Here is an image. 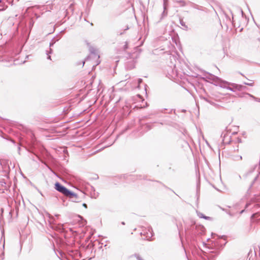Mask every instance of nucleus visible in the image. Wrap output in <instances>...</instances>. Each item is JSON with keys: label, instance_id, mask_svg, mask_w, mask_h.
<instances>
[{"label": "nucleus", "instance_id": "1", "mask_svg": "<svg viewBox=\"0 0 260 260\" xmlns=\"http://www.w3.org/2000/svg\"><path fill=\"white\" fill-rule=\"evenodd\" d=\"M140 52L136 50L129 54L128 57L125 63V68L128 70H132L135 67L137 59L140 56Z\"/></svg>", "mask_w": 260, "mask_h": 260}, {"label": "nucleus", "instance_id": "2", "mask_svg": "<svg viewBox=\"0 0 260 260\" xmlns=\"http://www.w3.org/2000/svg\"><path fill=\"white\" fill-rule=\"evenodd\" d=\"M54 188L66 197H76L75 193L70 191L58 182L55 183Z\"/></svg>", "mask_w": 260, "mask_h": 260}, {"label": "nucleus", "instance_id": "3", "mask_svg": "<svg viewBox=\"0 0 260 260\" xmlns=\"http://www.w3.org/2000/svg\"><path fill=\"white\" fill-rule=\"evenodd\" d=\"M243 177L244 179L251 181L249 186L250 189L257 180H260V173H254L253 171H250L244 175Z\"/></svg>", "mask_w": 260, "mask_h": 260}, {"label": "nucleus", "instance_id": "4", "mask_svg": "<svg viewBox=\"0 0 260 260\" xmlns=\"http://www.w3.org/2000/svg\"><path fill=\"white\" fill-rule=\"evenodd\" d=\"M222 82L224 84H226L228 85H231V87H229H229L223 86V87L226 88L228 90H230L232 91L235 92L236 90L243 91V90H246L247 89V87L245 86H244L242 85L237 84L236 83H230V82H226V81H222Z\"/></svg>", "mask_w": 260, "mask_h": 260}, {"label": "nucleus", "instance_id": "5", "mask_svg": "<svg viewBox=\"0 0 260 260\" xmlns=\"http://www.w3.org/2000/svg\"><path fill=\"white\" fill-rule=\"evenodd\" d=\"M217 242H216V243L214 244L215 246H216V251H211L209 252V253H207L205 255V259L213 260L215 257L218 254L219 252L217 250L219 249V247L218 246H216V244H217Z\"/></svg>", "mask_w": 260, "mask_h": 260}, {"label": "nucleus", "instance_id": "6", "mask_svg": "<svg viewBox=\"0 0 260 260\" xmlns=\"http://www.w3.org/2000/svg\"><path fill=\"white\" fill-rule=\"evenodd\" d=\"M141 235L145 236L146 239L147 240H150V239L153 236V231L151 228H149L147 229H145L141 233Z\"/></svg>", "mask_w": 260, "mask_h": 260}, {"label": "nucleus", "instance_id": "7", "mask_svg": "<svg viewBox=\"0 0 260 260\" xmlns=\"http://www.w3.org/2000/svg\"><path fill=\"white\" fill-rule=\"evenodd\" d=\"M204 100L206 101L207 102L209 103L212 105H213L215 107H217L218 105L216 104L213 100H215V101H218V100L217 99H215L213 97L209 96L207 98H204Z\"/></svg>", "mask_w": 260, "mask_h": 260}, {"label": "nucleus", "instance_id": "8", "mask_svg": "<svg viewBox=\"0 0 260 260\" xmlns=\"http://www.w3.org/2000/svg\"><path fill=\"white\" fill-rule=\"evenodd\" d=\"M221 137H223L222 138V142L224 144H230L231 142V137L226 134H224L223 136V134L221 135Z\"/></svg>", "mask_w": 260, "mask_h": 260}, {"label": "nucleus", "instance_id": "9", "mask_svg": "<svg viewBox=\"0 0 260 260\" xmlns=\"http://www.w3.org/2000/svg\"><path fill=\"white\" fill-rule=\"evenodd\" d=\"M206 78L214 81L216 83H218L221 81L220 78L212 74H209L208 76H206Z\"/></svg>", "mask_w": 260, "mask_h": 260}, {"label": "nucleus", "instance_id": "10", "mask_svg": "<svg viewBox=\"0 0 260 260\" xmlns=\"http://www.w3.org/2000/svg\"><path fill=\"white\" fill-rule=\"evenodd\" d=\"M89 51L92 55L94 56V57L99 58L100 56L96 53V50L93 47H91L89 49Z\"/></svg>", "mask_w": 260, "mask_h": 260}, {"label": "nucleus", "instance_id": "11", "mask_svg": "<svg viewBox=\"0 0 260 260\" xmlns=\"http://www.w3.org/2000/svg\"><path fill=\"white\" fill-rule=\"evenodd\" d=\"M57 228H58V231H59L60 232H64L65 231H67L64 224H60L58 225Z\"/></svg>", "mask_w": 260, "mask_h": 260}, {"label": "nucleus", "instance_id": "12", "mask_svg": "<svg viewBox=\"0 0 260 260\" xmlns=\"http://www.w3.org/2000/svg\"><path fill=\"white\" fill-rule=\"evenodd\" d=\"M76 197H68V198L71 200L72 202H76V203L79 202L78 196L76 193Z\"/></svg>", "mask_w": 260, "mask_h": 260}, {"label": "nucleus", "instance_id": "13", "mask_svg": "<svg viewBox=\"0 0 260 260\" xmlns=\"http://www.w3.org/2000/svg\"><path fill=\"white\" fill-rule=\"evenodd\" d=\"M197 215L200 218H204L205 219H208L210 218V217L206 216L204 215L202 213L197 211Z\"/></svg>", "mask_w": 260, "mask_h": 260}, {"label": "nucleus", "instance_id": "14", "mask_svg": "<svg viewBox=\"0 0 260 260\" xmlns=\"http://www.w3.org/2000/svg\"><path fill=\"white\" fill-rule=\"evenodd\" d=\"M252 205V204L249 203H247L246 205H245V209L244 210H241L240 211H239V214H242L244 211L245 209H247L248 210V208Z\"/></svg>", "mask_w": 260, "mask_h": 260}, {"label": "nucleus", "instance_id": "15", "mask_svg": "<svg viewBox=\"0 0 260 260\" xmlns=\"http://www.w3.org/2000/svg\"><path fill=\"white\" fill-rule=\"evenodd\" d=\"M59 39H60V38L55 40V38H53L51 40V41L50 42V43L49 44L50 47H51L52 46H53L54 45V44L55 43L56 41H58Z\"/></svg>", "mask_w": 260, "mask_h": 260}, {"label": "nucleus", "instance_id": "16", "mask_svg": "<svg viewBox=\"0 0 260 260\" xmlns=\"http://www.w3.org/2000/svg\"><path fill=\"white\" fill-rule=\"evenodd\" d=\"M165 9H166V8H165V7H164V12L161 14V17L160 18V20L162 19L163 18H164L165 17H166L167 15V12H166Z\"/></svg>", "mask_w": 260, "mask_h": 260}, {"label": "nucleus", "instance_id": "17", "mask_svg": "<svg viewBox=\"0 0 260 260\" xmlns=\"http://www.w3.org/2000/svg\"><path fill=\"white\" fill-rule=\"evenodd\" d=\"M244 84L246 85H248L250 86H253L254 85V82L252 81H251L250 82L247 83V82H244Z\"/></svg>", "mask_w": 260, "mask_h": 260}, {"label": "nucleus", "instance_id": "18", "mask_svg": "<svg viewBox=\"0 0 260 260\" xmlns=\"http://www.w3.org/2000/svg\"><path fill=\"white\" fill-rule=\"evenodd\" d=\"M248 94L251 98H252L255 101H257V102H260V99L259 98H256L254 96H253L252 95L250 94H249L248 93Z\"/></svg>", "mask_w": 260, "mask_h": 260}, {"label": "nucleus", "instance_id": "19", "mask_svg": "<svg viewBox=\"0 0 260 260\" xmlns=\"http://www.w3.org/2000/svg\"><path fill=\"white\" fill-rule=\"evenodd\" d=\"M242 159V157L240 155H236L234 156V160H241Z\"/></svg>", "mask_w": 260, "mask_h": 260}, {"label": "nucleus", "instance_id": "20", "mask_svg": "<svg viewBox=\"0 0 260 260\" xmlns=\"http://www.w3.org/2000/svg\"><path fill=\"white\" fill-rule=\"evenodd\" d=\"M135 256L136 257L137 260H143V259L138 254H135Z\"/></svg>", "mask_w": 260, "mask_h": 260}, {"label": "nucleus", "instance_id": "21", "mask_svg": "<svg viewBox=\"0 0 260 260\" xmlns=\"http://www.w3.org/2000/svg\"><path fill=\"white\" fill-rule=\"evenodd\" d=\"M253 207L255 208H260V206L258 204H254L253 205Z\"/></svg>", "mask_w": 260, "mask_h": 260}, {"label": "nucleus", "instance_id": "22", "mask_svg": "<svg viewBox=\"0 0 260 260\" xmlns=\"http://www.w3.org/2000/svg\"><path fill=\"white\" fill-rule=\"evenodd\" d=\"M127 47H128L127 43V42H125V44L124 45L123 48L124 50H125L127 48Z\"/></svg>", "mask_w": 260, "mask_h": 260}, {"label": "nucleus", "instance_id": "23", "mask_svg": "<svg viewBox=\"0 0 260 260\" xmlns=\"http://www.w3.org/2000/svg\"><path fill=\"white\" fill-rule=\"evenodd\" d=\"M178 3H180L181 4V6H184L185 4V3L184 1H180L179 2H178Z\"/></svg>", "mask_w": 260, "mask_h": 260}, {"label": "nucleus", "instance_id": "24", "mask_svg": "<svg viewBox=\"0 0 260 260\" xmlns=\"http://www.w3.org/2000/svg\"><path fill=\"white\" fill-rule=\"evenodd\" d=\"M52 53V49L51 48H50V50L49 52L47 53V54L48 55L49 54H51Z\"/></svg>", "mask_w": 260, "mask_h": 260}, {"label": "nucleus", "instance_id": "25", "mask_svg": "<svg viewBox=\"0 0 260 260\" xmlns=\"http://www.w3.org/2000/svg\"><path fill=\"white\" fill-rule=\"evenodd\" d=\"M82 206L85 208H87V205L85 204V203H83Z\"/></svg>", "mask_w": 260, "mask_h": 260}, {"label": "nucleus", "instance_id": "26", "mask_svg": "<svg viewBox=\"0 0 260 260\" xmlns=\"http://www.w3.org/2000/svg\"><path fill=\"white\" fill-rule=\"evenodd\" d=\"M180 24H181V25H182V26H184V25H185V24H184V22H183L182 21H181L180 22Z\"/></svg>", "mask_w": 260, "mask_h": 260}, {"label": "nucleus", "instance_id": "27", "mask_svg": "<svg viewBox=\"0 0 260 260\" xmlns=\"http://www.w3.org/2000/svg\"><path fill=\"white\" fill-rule=\"evenodd\" d=\"M142 82V79H139L138 80L139 84L141 83Z\"/></svg>", "mask_w": 260, "mask_h": 260}, {"label": "nucleus", "instance_id": "28", "mask_svg": "<svg viewBox=\"0 0 260 260\" xmlns=\"http://www.w3.org/2000/svg\"><path fill=\"white\" fill-rule=\"evenodd\" d=\"M97 197H98V195H95V193L94 194V196H92V197L94 198H96Z\"/></svg>", "mask_w": 260, "mask_h": 260}, {"label": "nucleus", "instance_id": "29", "mask_svg": "<svg viewBox=\"0 0 260 260\" xmlns=\"http://www.w3.org/2000/svg\"><path fill=\"white\" fill-rule=\"evenodd\" d=\"M47 58L48 59H51V56L50 55H48V57H47Z\"/></svg>", "mask_w": 260, "mask_h": 260}, {"label": "nucleus", "instance_id": "30", "mask_svg": "<svg viewBox=\"0 0 260 260\" xmlns=\"http://www.w3.org/2000/svg\"><path fill=\"white\" fill-rule=\"evenodd\" d=\"M146 126L148 127L149 129H150L151 128V127H149V125L147 124Z\"/></svg>", "mask_w": 260, "mask_h": 260}, {"label": "nucleus", "instance_id": "31", "mask_svg": "<svg viewBox=\"0 0 260 260\" xmlns=\"http://www.w3.org/2000/svg\"><path fill=\"white\" fill-rule=\"evenodd\" d=\"M84 63H85V61H83L82 62V67H83V66H84Z\"/></svg>", "mask_w": 260, "mask_h": 260}, {"label": "nucleus", "instance_id": "32", "mask_svg": "<svg viewBox=\"0 0 260 260\" xmlns=\"http://www.w3.org/2000/svg\"><path fill=\"white\" fill-rule=\"evenodd\" d=\"M69 230H70L71 232H73V230H72V229H71V228H70V229H69Z\"/></svg>", "mask_w": 260, "mask_h": 260}, {"label": "nucleus", "instance_id": "33", "mask_svg": "<svg viewBox=\"0 0 260 260\" xmlns=\"http://www.w3.org/2000/svg\"><path fill=\"white\" fill-rule=\"evenodd\" d=\"M199 184H198L197 185V190L199 189Z\"/></svg>", "mask_w": 260, "mask_h": 260}, {"label": "nucleus", "instance_id": "34", "mask_svg": "<svg viewBox=\"0 0 260 260\" xmlns=\"http://www.w3.org/2000/svg\"><path fill=\"white\" fill-rule=\"evenodd\" d=\"M32 25H33V23H31L30 22V26L32 27Z\"/></svg>", "mask_w": 260, "mask_h": 260}, {"label": "nucleus", "instance_id": "35", "mask_svg": "<svg viewBox=\"0 0 260 260\" xmlns=\"http://www.w3.org/2000/svg\"><path fill=\"white\" fill-rule=\"evenodd\" d=\"M128 29V27L127 26L126 28L124 29V30H127Z\"/></svg>", "mask_w": 260, "mask_h": 260}, {"label": "nucleus", "instance_id": "36", "mask_svg": "<svg viewBox=\"0 0 260 260\" xmlns=\"http://www.w3.org/2000/svg\"><path fill=\"white\" fill-rule=\"evenodd\" d=\"M89 57V56L87 57L85 60H87L88 59Z\"/></svg>", "mask_w": 260, "mask_h": 260}, {"label": "nucleus", "instance_id": "37", "mask_svg": "<svg viewBox=\"0 0 260 260\" xmlns=\"http://www.w3.org/2000/svg\"><path fill=\"white\" fill-rule=\"evenodd\" d=\"M229 214H230L231 216H233V215H234V213L231 214V213H230Z\"/></svg>", "mask_w": 260, "mask_h": 260}, {"label": "nucleus", "instance_id": "38", "mask_svg": "<svg viewBox=\"0 0 260 260\" xmlns=\"http://www.w3.org/2000/svg\"><path fill=\"white\" fill-rule=\"evenodd\" d=\"M119 34H120V35H122V34H123V32H120V33H119Z\"/></svg>", "mask_w": 260, "mask_h": 260}, {"label": "nucleus", "instance_id": "39", "mask_svg": "<svg viewBox=\"0 0 260 260\" xmlns=\"http://www.w3.org/2000/svg\"><path fill=\"white\" fill-rule=\"evenodd\" d=\"M122 224L124 225V224H125V223L124 222H122Z\"/></svg>", "mask_w": 260, "mask_h": 260}, {"label": "nucleus", "instance_id": "40", "mask_svg": "<svg viewBox=\"0 0 260 260\" xmlns=\"http://www.w3.org/2000/svg\"><path fill=\"white\" fill-rule=\"evenodd\" d=\"M259 212H260V211H258L256 213L257 214V213H258Z\"/></svg>", "mask_w": 260, "mask_h": 260}, {"label": "nucleus", "instance_id": "41", "mask_svg": "<svg viewBox=\"0 0 260 260\" xmlns=\"http://www.w3.org/2000/svg\"><path fill=\"white\" fill-rule=\"evenodd\" d=\"M239 178H240V179H241V176H240V175H239Z\"/></svg>", "mask_w": 260, "mask_h": 260}, {"label": "nucleus", "instance_id": "42", "mask_svg": "<svg viewBox=\"0 0 260 260\" xmlns=\"http://www.w3.org/2000/svg\"><path fill=\"white\" fill-rule=\"evenodd\" d=\"M3 10H4V9H0V11H2Z\"/></svg>", "mask_w": 260, "mask_h": 260}, {"label": "nucleus", "instance_id": "43", "mask_svg": "<svg viewBox=\"0 0 260 260\" xmlns=\"http://www.w3.org/2000/svg\"><path fill=\"white\" fill-rule=\"evenodd\" d=\"M1 2H2V1H1V0H0V3H1Z\"/></svg>", "mask_w": 260, "mask_h": 260}]
</instances>
